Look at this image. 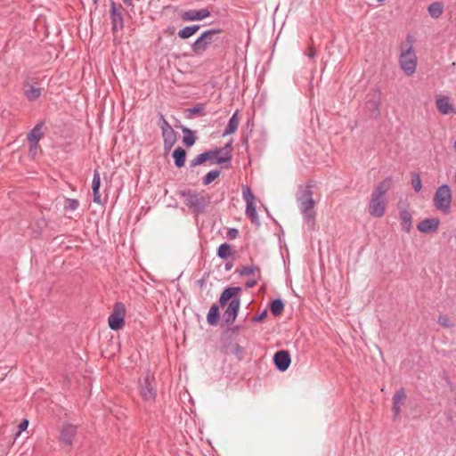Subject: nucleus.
Masks as SVG:
<instances>
[{"instance_id":"f257e3e1","label":"nucleus","mask_w":456,"mask_h":456,"mask_svg":"<svg viewBox=\"0 0 456 456\" xmlns=\"http://www.w3.org/2000/svg\"><path fill=\"white\" fill-rule=\"evenodd\" d=\"M297 201L301 214L303 215L304 222L310 231L314 230L315 226V201L313 199L312 186L307 184L300 186L297 194Z\"/></svg>"},{"instance_id":"f03ea898","label":"nucleus","mask_w":456,"mask_h":456,"mask_svg":"<svg viewBox=\"0 0 456 456\" xmlns=\"http://www.w3.org/2000/svg\"><path fill=\"white\" fill-rule=\"evenodd\" d=\"M240 291V287H227L219 297V304L221 306H224L228 304V306L223 314V322L225 325L233 323L237 318L240 306V298L237 294Z\"/></svg>"},{"instance_id":"7ed1b4c3","label":"nucleus","mask_w":456,"mask_h":456,"mask_svg":"<svg viewBox=\"0 0 456 456\" xmlns=\"http://www.w3.org/2000/svg\"><path fill=\"white\" fill-rule=\"evenodd\" d=\"M392 184V178L387 177L373 190L368 206V213L373 217H382L386 212L387 201L385 196Z\"/></svg>"},{"instance_id":"20e7f679","label":"nucleus","mask_w":456,"mask_h":456,"mask_svg":"<svg viewBox=\"0 0 456 456\" xmlns=\"http://www.w3.org/2000/svg\"><path fill=\"white\" fill-rule=\"evenodd\" d=\"M414 39L413 37L408 35L405 40L407 45L406 48L401 47V53L399 56L400 68L403 69L406 76H411L415 73L417 68V56L413 49Z\"/></svg>"},{"instance_id":"39448f33","label":"nucleus","mask_w":456,"mask_h":456,"mask_svg":"<svg viewBox=\"0 0 456 456\" xmlns=\"http://www.w3.org/2000/svg\"><path fill=\"white\" fill-rule=\"evenodd\" d=\"M222 29L220 28H210L204 31L191 45V51L194 55H202L208 48L215 45L218 46V43L223 41L219 38Z\"/></svg>"},{"instance_id":"423d86ee","label":"nucleus","mask_w":456,"mask_h":456,"mask_svg":"<svg viewBox=\"0 0 456 456\" xmlns=\"http://www.w3.org/2000/svg\"><path fill=\"white\" fill-rule=\"evenodd\" d=\"M180 196L184 200L186 207H188L196 215L203 213L206 207L210 202V198L205 195L204 191H180Z\"/></svg>"},{"instance_id":"0eeeda50","label":"nucleus","mask_w":456,"mask_h":456,"mask_svg":"<svg viewBox=\"0 0 456 456\" xmlns=\"http://www.w3.org/2000/svg\"><path fill=\"white\" fill-rule=\"evenodd\" d=\"M452 200V190L448 184L444 183L436 189L433 202L437 210L444 214H449L451 211Z\"/></svg>"},{"instance_id":"6e6552de","label":"nucleus","mask_w":456,"mask_h":456,"mask_svg":"<svg viewBox=\"0 0 456 456\" xmlns=\"http://www.w3.org/2000/svg\"><path fill=\"white\" fill-rule=\"evenodd\" d=\"M231 144H226L224 148H215L213 150L206 151L207 161L211 164H224L230 163L232 160V154L230 151Z\"/></svg>"},{"instance_id":"1a4fd4ad","label":"nucleus","mask_w":456,"mask_h":456,"mask_svg":"<svg viewBox=\"0 0 456 456\" xmlns=\"http://www.w3.org/2000/svg\"><path fill=\"white\" fill-rule=\"evenodd\" d=\"M126 308L123 303L117 302L114 305L113 311L108 318L109 327L112 330H119L125 325Z\"/></svg>"},{"instance_id":"9d476101","label":"nucleus","mask_w":456,"mask_h":456,"mask_svg":"<svg viewBox=\"0 0 456 456\" xmlns=\"http://www.w3.org/2000/svg\"><path fill=\"white\" fill-rule=\"evenodd\" d=\"M366 105L372 118H379L380 115L381 93L379 89H371L366 96Z\"/></svg>"},{"instance_id":"9b49d317","label":"nucleus","mask_w":456,"mask_h":456,"mask_svg":"<svg viewBox=\"0 0 456 456\" xmlns=\"http://www.w3.org/2000/svg\"><path fill=\"white\" fill-rule=\"evenodd\" d=\"M140 395L144 402H153L156 398V387L149 375H146L143 380L140 382Z\"/></svg>"},{"instance_id":"f8f14e48","label":"nucleus","mask_w":456,"mask_h":456,"mask_svg":"<svg viewBox=\"0 0 456 456\" xmlns=\"http://www.w3.org/2000/svg\"><path fill=\"white\" fill-rule=\"evenodd\" d=\"M77 426L65 423L62 425L61 431H60V436L59 440L61 444L64 446H71L73 443V439L77 434Z\"/></svg>"},{"instance_id":"ddd939ff","label":"nucleus","mask_w":456,"mask_h":456,"mask_svg":"<svg viewBox=\"0 0 456 456\" xmlns=\"http://www.w3.org/2000/svg\"><path fill=\"white\" fill-rule=\"evenodd\" d=\"M110 15L111 20V29L113 34L118 30H121L124 27V18L122 12L117 7L114 1H110Z\"/></svg>"},{"instance_id":"4468645a","label":"nucleus","mask_w":456,"mask_h":456,"mask_svg":"<svg viewBox=\"0 0 456 456\" xmlns=\"http://www.w3.org/2000/svg\"><path fill=\"white\" fill-rule=\"evenodd\" d=\"M273 361L276 369L283 372L289 369L291 358L289 351L280 350L274 354Z\"/></svg>"},{"instance_id":"2eb2a0df","label":"nucleus","mask_w":456,"mask_h":456,"mask_svg":"<svg viewBox=\"0 0 456 456\" xmlns=\"http://www.w3.org/2000/svg\"><path fill=\"white\" fill-rule=\"evenodd\" d=\"M210 16V12L207 8L195 10L191 9L183 12L181 15L183 20L194 21L202 20Z\"/></svg>"},{"instance_id":"dca6fc26","label":"nucleus","mask_w":456,"mask_h":456,"mask_svg":"<svg viewBox=\"0 0 456 456\" xmlns=\"http://www.w3.org/2000/svg\"><path fill=\"white\" fill-rule=\"evenodd\" d=\"M44 126L43 122L37 124L28 134L27 140L28 142V146H30L31 150H37V145L41 138L43 137L42 127Z\"/></svg>"},{"instance_id":"f3484780","label":"nucleus","mask_w":456,"mask_h":456,"mask_svg":"<svg viewBox=\"0 0 456 456\" xmlns=\"http://www.w3.org/2000/svg\"><path fill=\"white\" fill-rule=\"evenodd\" d=\"M440 224L438 218H426L417 224V229L422 233L436 232Z\"/></svg>"},{"instance_id":"a211bd4d","label":"nucleus","mask_w":456,"mask_h":456,"mask_svg":"<svg viewBox=\"0 0 456 456\" xmlns=\"http://www.w3.org/2000/svg\"><path fill=\"white\" fill-rule=\"evenodd\" d=\"M406 398L405 391L403 388L398 389L393 396V417L394 419H396L401 413V405L403 404Z\"/></svg>"},{"instance_id":"6ab92c4d","label":"nucleus","mask_w":456,"mask_h":456,"mask_svg":"<svg viewBox=\"0 0 456 456\" xmlns=\"http://www.w3.org/2000/svg\"><path fill=\"white\" fill-rule=\"evenodd\" d=\"M399 219L402 230L410 232L412 228V215L407 208H400Z\"/></svg>"},{"instance_id":"aec40b11","label":"nucleus","mask_w":456,"mask_h":456,"mask_svg":"<svg viewBox=\"0 0 456 456\" xmlns=\"http://www.w3.org/2000/svg\"><path fill=\"white\" fill-rule=\"evenodd\" d=\"M436 106L438 111L444 115H447L451 112L456 114V110L453 106L450 103L447 96H439L436 100Z\"/></svg>"},{"instance_id":"412c9836","label":"nucleus","mask_w":456,"mask_h":456,"mask_svg":"<svg viewBox=\"0 0 456 456\" xmlns=\"http://www.w3.org/2000/svg\"><path fill=\"white\" fill-rule=\"evenodd\" d=\"M161 134L164 142V148L166 150H170L176 142V133L171 126L162 130Z\"/></svg>"},{"instance_id":"4be33fe9","label":"nucleus","mask_w":456,"mask_h":456,"mask_svg":"<svg viewBox=\"0 0 456 456\" xmlns=\"http://www.w3.org/2000/svg\"><path fill=\"white\" fill-rule=\"evenodd\" d=\"M100 186H101V176L100 173L97 169L94 172V177L92 182V189H93V200L95 203L102 204V199L100 194Z\"/></svg>"},{"instance_id":"5701e85b","label":"nucleus","mask_w":456,"mask_h":456,"mask_svg":"<svg viewBox=\"0 0 456 456\" xmlns=\"http://www.w3.org/2000/svg\"><path fill=\"white\" fill-rule=\"evenodd\" d=\"M174 159L175 166L178 168H181L184 166L186 159V151L182 147H177L172 154Z\"/></svg>"},{"instance_id":"b1692460","label":"nucleus","mask_w":456,"mask_h":456,"mask_svg":"<svg viewBox=\"0 0 456 456\" xmlns=\"http://www.w3.org/2000/svg\"><path fill=\"white\" fill-rule=\"evenodd\" d=\"M239 126L238 111L234 112L233 115L228 121V124L223 133V136L230 135L234 134Z\"/></svg>"},{"instance_id":"393cba45","label":"nucleus","mask_w":456,"mask_h":456,"mask_svg":"<svg viewBox=\"0 0 456 456\" xmlns=\"http://www.w3.org/2000/svg\"><path fill=\"white\" fill-rule=\"evenodd\" d=\"M220 318L219 306L216 304H214L207 315V322L211 326H216Z\"/></svg>"},{"instance_id":"a878e982","label":"nucleus","mask_w":456,"mask_h":456,"mask_svg":"<svg viewBox=\"0 0 456 456\" xmlns=\"http://www.w3.org/2000/svg\"><path fill=\"white\" fill-rule=\"evenodd\" d=\"M25 87H28L24 91V94L28 101L34 102L37 100L41 95V89L38 87H34L31 85L25 84Z\"/></svg>"},{"instance_id":"bb28decb","label":"nucleus","mask_w":456,"mask_h":456,"mask_svg":"<svg viewBox=\"0 0 456 456\" xmlns=\"http://www.w3.org/2000/svg\"><path fill=\"white\" fill-rule=\"evenodd\" d=\"M284 302L280 298L273 299L269 305L273 316H280L284 311Z\"/></svg>"},{"instance_id":"cd10ccee","label":"nucleus","mask_w":456,"mask_h":456,"mask_svg":"<svg viewBox=\"0 0 456 456\" xmlns=\"http://www.w3.org/2000/svg\"><path fill=\"white\" fill-rule=\"evenodd\" d=\"M428 10L432 18L437 19L444 12V4L441 2H434L428 6Z\"/></svg>"},{"instance_id":"c85d7f7f","label":"nucleus","mask_w":456,"mask_h":456,"mask_svg":"<svg viewBox=\"0 0 456 456\" xmlns=\"http://www.w3.org/2000/svg\"><path fill=\"white\" fill-rule=\"evenodd\" d=\"M200 25L186 26L178 31V37L183 39L189 38L194 35L200 29Z\"/></svg>"},{"instance_id":"c756f323","label":"nucleus","mask_w":456,"mask_h":456,"mask_svg":"<svg viewBox=\"0 0 456 456\" xmlns=\"http://www.w3.org/2000/svg\"><path fill=\"white\" fill-rule=\"evenodd\" d=\"M183 133V142L187 147H191L195 143L196 136L194 135L193 132L187 128L183 127L182 129Z\"/></svg>"},{"instance_id":"7c9ffc66","label":"nucleus","mask_w":456,"mask_h":456,"mask_svg":"<svg viewBox=\"0 0 456 456\" xmlns=\"http://www.w3.org/2000/svg\"><path fill=\"white\" fill-rule=\"evenodd\" d=\"M232 255H233V252L231 245L228 243H223L217 248V256L222 259H227Z\"/></svg>"},{"instance_id":"2f4dec72","label":"nucleus","mask_w":456,"mask_h":456,"mask_svg":"<svg viewBox=\"0 0 456 456\" xmlns=\"http://www.w3.org/2000/svg\"><path fill=\"white\" fill-rule=\"evenodd\" d=\"M258 273L260 274V268L256 265H246L243 266L241 269L237 270V273L240 276H249L251 274H254L255 273Z\"/></svg>"},{"instance_id":"473e14b6","label":"nucleus","mask_w":456,"mask_h":456,"mask_svg":"<svg viewBox=\"0 0 456 456\" xmlns=\"http://www.w3.org/2000/svg\"><path fill=\"white\" fill-rule=\"evenodd\" d=\"M242 197L246 202V206L254 204L255 195L248 186L242 187Z\"/></svg>"},{"instance_id":"72a5a7b5","label":"nucleus","mask_w":456,"mask_h":456,"mask_svg":"<svg viewBox=\"0 0 456 456\" xmlns=\"http://www.w3.org/2000/svg\"><path fill=\"white\" fill-rule=\"evenodd\" d=\"M221 172L218 169H214L207 173L204 176L202 183L204 185L210 184L215 179H216L220 175Z\"/></svg>"},{"instance_id":"f704fd0d","label":"nucleus","mask_w":456,"mask_h":456,"mask_svg":"<svg viewBox=\"0 0 456 456\" xmlns=\"http://www.w3.org/2000/svg\"><path fill=\"white\" fill-rule=\"evenodd\" d=\"M246 215L252 223H258V216L255 204L246 206Z\"/></svg>"},{"instance_id":"c9c22d12","label":"nucleus","mask_w":456,"mask_h":456,"mask_svg":"<svg viewBox=\"0 0 456 456\" xmlns=\"http://www.w3.org/2000/svg\"><path fill=\"white\" fill-rule=\"evenodd\" d=\"M207 158L208 157L206 155V151L197 155L195 159L191 161L190 167H195L196 166L204 164L205 162H207Z\"/></svg>"},{"instance_id":"e433bc0d","label":"nucleus","mask_w":456,"mask_h":456,"mask_svg":"<svg viewBox=\"0 0 456 456\" xmlns=\"http://www.w3.org/2000/svg\"><path fill=\"white\" fill-rule=\"evenodd\" d=\"M79 207V201L76 199H69V198H67L65 200V205H64V209L65 210H71V211H74V210H77Z\"/></svg>"},{"instance_id":"4c0bfd02","label":"nucleus","mask_w":456,"mask_h":456,"mask_svg":"<svg viewBox=\"0 0 456 456\" xmlns=\"http://www.w3.org/2000/svg\"><path fill=\"white\" fill-rule=\"evenodd\" d=\"M411 184L416 192L420 191V190L422 188V184H421V179H420V176L419 174H417V173L413 174L412 179H411Z\"/></svg>"},{"instance_id":"58836bf2","label":"nucleus","mask_w":456,"mask_h":456,"mask_svg":"<svg viewBox=\"0 0 456 456\" xmlns=\"http://www.w3.org/2000/svg\"><path fill=\"white\" fill-rule=\"evenodd\" d=\"M203 111V106L201 104H197L192 108L186 110L187 118H192L198 114H200Z\"/></svg>"},{"instance_id":"ea45409f","label":"nucleus","mask_w":456,"mask_h":456,"mask_svg":"<svg viewBox=\"0 0 456 456\" xmlns=\"http://www.w3.org/2000/svg\"><path fill=\"white\" fill-rule=\"evenodd\" d=\"M231 353L234 354L239 361H241L243 359L244 347L239 344H235L231 350Z\"/></svg>"},{"instance_id":"a19ab883","label":"nucleus","mask_w":456,"mask_h":456,"mask_svg":"<svg viewBox=\"0 0 456 456\" xmlns=\"http://www.w3.org/2000/svg\"><path fill=\"white\" fill-rule=\"evenodd\" d=\"M437 322L444 328H452L453 326L452 322L447 315H440Z\"/></svg>"},{"instance_id":"79ce46f5","label":"nucleus","mask_w":456,"mask_h":456,"mask_svg":"<svg viewBox=\"0 0 456 456\" xmlns=\"http://www.w3.org/2000/svg\"><path fill=\"white\" fill-rule=\"evenodd\" d=\"M159 120L158 122V126L160 127L161 131L166 128L171 127V126L167 121V119L165 118L164 115L161 112L159 113Z\"/></svg>"},{"instance_id":"37998d69","label":"nucleus","mask_w":456,"mask_h":456,"mask_svg":"<svg viewBox=\"0 0 456 456\" xmlns=\"http://www.w3.org/2000/svg\"><path fill=\"white\" fill-rule=\"evenodd\" d=\"M28 420L27 419H23L19 424V430L17 432V436H19L21 432L25 431L28 428Z\"/></svg>"},{"instance_id":"c03bdc74","label":"nucleus","mask_w":456,"mask_h":456,"mask_svg":"<svg viewBox=\"0 0 456 456\" xmlns=\"http://www.w3.org/2000/svg\"><path fill=\"white\" fill-rule=\"evenodd\" d=\"M239 235V231L236 228H230L227 231L226 236L231 239H236Z\"/></svg>"},{"instance_id":"a18cd8bd","label":"nucleus","mask_w":456,"mask_h":456,"mask_svg":"<svg viewBox=\"0 0 456 456\" xmlns=\"http://www.w3.org/2000/svg\"><path fill=\"white\" fill-rule=\"evenodd\" d=\"M267 315V311L266 310H264L262 313H260L259 314L254 316L252 318V322H261L263 321Z\"/></svg>"},{"instance_id":"49530a36","label":"nucleus","mask_w":456,"mask_h":456,"mask_svg":"<svg viewBox=\"0 0 456 456\" xmlns=\"http://www.w3.org/2000/svg\"><path fill=\"white\" fill-rule=\"evenodd\" d=\"M257 284V280H248L246 281L247 288H254Z\"/></svg>"},{"instance_id":"de8ad7c7","label":"nucleus","mask_w":456,"mask_h":456,"mask_svg":"<svg viewBox=\"0 0 456 456\" xmlns=\"http://www.w3.org/2000/svg\"><path fill=\"white\" fill-rule=\"evenodd\" d=\"M122 2L126 6L130 7L132 11L134 10V4L133 0H122Z\"/></svg>"},{"instance_id":"09e8293b","label":"nucleus","mask_w":456,"mask_h":456,"mask_svg":"<svg viewBox=\"0 0 456 456\" xmlns=\"http://www.w3.org/2000/svg\"><path fill=\"white\" fill-rule=\"evenodd\" d=\"M316 51L314 49V48H310V53H309V57L310 58H314L316 56Z\"/></svg>"},{"instance_id":"8fccbe9b","label":"nucleus","mask_w":456,"mask_h":456,"mask_svg":"<svg viewBox=\"0 0 456 456\" xmlns=\"http://www.w3.org/2000/svg\"><path fill=\"white\" fill-rule=\"evenodd\" d=\"M232 264H229V263H227V264L225 265V269L228 271V270H230V269L232 268Z\"/></svg>"},{"instance_id":"3c124183","label":"nucleus","mask_w":456,"mask_h":456,"mask_svg":"<svg viewBox=\"0 0 456 456\" xmlns=\"http://www.w3.org/2000/svg\"><path fill=\"white\" fill-rule=\"evenodd\" d=\"M92 1H93L94 5V6H95V8H96V7H97V5H98V2H99V0H92Z\"/></svg>"},{"instance_id":"603ef678","label":"nucleus","mask_w":456,"mask_h":456,"mask_svg":"<svg viewBox=\"0 0 456 456\" xmlns=\"http://www.w3.org/2000/svg\"><path fill=\"white\" fill-rule=\"evenodd\" d=\"M36 151H37V150H31V148L29 147V152H30L31 154H34V153L36 152Z\"/></svg>"},{"instance_id":"864d4df0","label":"nucleus","mask_w":456,"mask_h":456,"mask_svg":"<svg viewBox=\"0 0 456 456\" xmlns=\"http://www.w3.org/2000/svg\"><path fill=\"white\" fill-rule=\"evenodd\" d=\"M453 149H454V151H456V141H455V142H454V143H453Z\"/></svg>"}]
</instances>
